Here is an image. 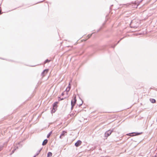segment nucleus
Returning a JSON list of instances; mask_svg holds the SVG:
<instances>
[{"label": "nucleus", "mask_w": 157, "mask_h": 157, "mask_svg": "<svg viewBox=\"0 0 157 157\" xmlns=\"http://www.w3.org/2000/svg\"><path fill=\"white\" fill-rule=\"evenodd\" d=\"M51 61V60H49L48 59H46L44 62V64H45L46 63H48Z\"/></svg>", "instance_id": "4468645a"}, {"label": "nucleus", "mask_w": 157, "mask_h": 157, "mask_svg": "<svg viewBox=\"0 0 157 157\" xmlns=\"http://www.w3.org/2000/svg\"><path fill=\"white\" fill-rule=\"evenodd\" d=\"M40 151H40V150H38V151H38V152H39V153H40Z\"/></svg>", "instance_id": "473e14b6"}, {"label": "nucleus", "mask_w": 157, "mask_h": 157, "mask_svg": "<svg viewBox=\"0 0 157 157\" xmlns=\"http://www.w3.org/2000/svg\"><path fill=\"white\" fill-rule=\"evenodd\" d=\"M82 141L80 140H78L75 144V145L76 147L79 146L82 143Z\"/></svg>", "instance_id": "423d86ee"}, {"label": "nucleus", "mask_w": 157, "mask_h": 157, "mask_svg": "<svg viewBox=\"0 0 157 157\" xmlns=\"http://www.w3.org/2000/svg\"><path fill=\"white\" fill-rule=\"evenodd\" d=\"M40 153H39V152H38L37 151L36 153V154L35 155L36 156L37 155H38Z\"/></svg>", "instance_id": "a878e982"}, {"label": "nucleus", "mask_w": 157, "mask_h": 157, "mask_svg": "<svg viewBox=\"0 0 157 157\" xmlns=\"http://www.w3.org/2000/svg\"><path fill=\"white\" fill-rule=\"evenodd\" d=\"M59 102L58 101H56L54 102L53 104H52V106L53 107H57V104Z\"/></svg>", "instance_id": "ddd939ff"}, {"label": "nucleus", "mask_w": 157, "mask_h": 157, "mask_svg": "<svg viewBox=\"0 0 157 157\" xmlns=\"http://www.w3.org/2000/svg\"><path fill=\"white\" fill-rule=\"evenodd\" d=\"M74 115V114H73V113H71V116H72V115Z\"/></svg>", "instance_id": "2f4dec72"}, {"label": "nucleus", "mask_w": 157, "mask_h": 157, "mask_svg": "<svg viewBox=\"0 0 157 157\" xmlns=\"http://www.w3.org/2000/svg\"><path fill=\"white\" fill-rule=\"evenodd\" d=\"M66 98V97H65L64 98H61L60 97H58V100L59 101H61V100H63L64 99H65Z\"/></svg>", "instance_id": "f3484780"}, {"label": "nucleus", "mask_w": 157, "mask_h": 157, "mask_svg": "<svg viewBox=\"0 0 157 157\" xmlns=\"http://www.w3.org/2000/svg\"><path fill=\"white\" fill-rule=\"evenodd\" d=\"M52 153L51 152H49L47 153V157H50L52 156Z\"/></svg>", "instance_id": "2eb2a0df"}, {"label": "nucleus", "mask_w": 157, "mask_h": 157, "mask_svg": "<svg viewBox=\"0 0 157 157\" xmlns=\"http://www.w3.org/2000/svg\"><path fill=\"white\" fill-rule=\"evenodd\" d=\"M48 69H44L41 73V75L43 77L45 75L48 73Z\"/></svg>", "instance_id": "39448f33"}, {"label": "nucleus", "mask_w": 157, "mask_h": 157, "mask_svg": "<svg viewBox=\"0 0 157 157\" xmlns=\"http://www.w3.org/2000/svg\"><path fill=\"white\" fill-rule=\"evenodd\" d=\"M67 133V132L65 131H63L62 132V133L61 134L59 138L60 139H62L63 137L65 136V134Z\"/></svg>", "instance_id": "0eeeda50"}, {"label": "nucleus", "mask_w": 157, "mask_h": 157, "mask_svg": "<svg viewBox=\"0 0 157 157\" xmlns=\"http://www.w3.org/2000/svg\"><path fill=\"white\" fill-rule=\"evenodd\" d=\"M106 21H105V22H104V23H103L102 25V27L103 26H104L105 25V24Z\"/></svg>", "instance_id": "393cba45"}, {"label": "nucleus", "mask_w": 157, "mask_h": 157, "mask_svg": "<svg viewBox=\"0 0 157 157\" xmlns=\"http://www.w3.org/2000/svg\"><path fill=\"white\" fill-rule=\"evenodd\" d=\"M143 132H133L132 133H129L126 134V135L130 136H138L141 134L143 133Z\"/></svg>", "instance_id": "7ed1b4c3"}, {"label": "nucleus", "mask_w": 157, "mask_h": 157, "mask_svg": "<svg viewBox=\"0 0 157 157\" xmlns=\"http://www.w3.org/2000/svg\"><path fill=\"white\" fill-rule=\"evenodd\" d=\"M113 6V5H111L110 6V7H109V9H110V10H112V8H111V7Z\"/></svg>", "instance_id": "bb28decb"}, {"label": "nucleus", "mask_w": 157, "mask_h": 157, "mask_svg": "<svg viewBox=\"0 0 157 157\" xmlns=\"http://www.w3.org/2000/svg\"><path fill=\"white\" fill-rule=\"evenodd\" d=\"M117 45V44H114V45H109L110 46V47L112 48H114Z\"/></svg>", "instance_id": "6ab92c4d"}, {"label": "nucleus", "mask_w": 157, "mask_h": 157, "mask_svg": "<svg viewBox=\"0 0 157 157\" xmlns=\"http://www.w3.org/2000/svg\"><path fill=\"white\" fill-rule=\"evenodd\" d=\"M76 97L75 96L72 100L71 102V110H72L73 109V108L74 106L75 105V104L76 102Z\"/></svg>", "instance_id": "20e7f679"}, {"label": "nucleus", "mask_w": 157, "mask_h": 157, "mask_svg": "<svg viewBox=\"0 0 157 157\" xmlns=\"http://www.w3.org/2000/svg\"><path fill=\"white\" fill-rule=\"evenodd\" d=\"M36 156L35 155L33 157H36Z\"/></svg>", "instance_id": "e433bc0d"}, {"label": "nucleus", "mask_w": 157, "mask_h": 157, "mask_svg": "<svg viewBox=\"0 0 157 157\" xmlns=\"http://www.w3.org/2000/svg\"><path fill=\"white\" fill-rule=\"evenodd\" d=\"M64 92L62 93V94H61V95L62 96H63V95H64Z\"/></svg>", "instance_id": "cd10ccee"}, {"label": "nucleus", "mask_w": 157, "mask_h": 157, "mask_svg": "<svg viewBox=\"0 0 157 157\" xmlns=\"http://www.w3.org/2000/svg\"><path fill=\"white\" fill-rule=\"evenodd\" d=\"M143 0H137V3H139V4L142 2Z\"/></svg>", "instance_id": "b1692460"}, {"label": "nucleus", "mask_w": 157, "mask_h": 157, "mask_svg": "<svg viewBox=\"0 0 157 157\" xmlns=\"http://www.w3.org/2000/svg\"><path fill=\"white\" fill-rule=\"evenodd\" d=\"M3 147V145H1L0 146V151L2 149Z\"/></svg>", "instance_id": "5701e85b"}, {"label": "nucleus", "mask_w": 157, "mask_h": 157, "mask_svg": "<svg viewBox=\"0 0 157 157\" xmlns=\"http://www.w3.org/2000/svg\"><path fill=\"white\" fill-rule=\"evenodd\" d=\"M124 37H122V38H121L120 39V40H122V39H123Z\"/></svg>", "instance_id": "7c9ffc66"}, {"label": "nucleus", "mask_w": 157, "mask_h": 157, "mask_svg": "<svg viewBox=\"0 0 157 157\" xmlns=\"http://www.w3.org/2000/svg\"><path fill=\"white\" fill-rule=\"evenodd\" d=\"M44 1V0H43L42 1H40V2H43Z\"/></svg>", "instance_id": "f704fd0d"}, {"label": "nucleus", "mask_w": 157, "mask_h": 157, "mask_svg": "<svg viewBox=\"0 0 157 157\" xmlns=\"http://www.w3.org/2000/svg\"><path fill=\"white\" fill-rule=\"evenodd\" d=\"M134 3L132 2V3H131L129 4V5H131V4H134Z\"/></svg>", "instance_id": "72a5a7b5"}, {"label": "nucleus", "mask_w": 157, "mask_h": 157, "mask_svg": "<svg viewBox=\"0 0 157 157\" xmlns=\"http://www.w3.org/2000/svg\"><path fill=\"white\" fill-rule=\"evenodd\" d=\"M107 16H108V15H107L106 16V17H107Z\"/></svg>", "instance_id": "ea45409f"}, {"label": "nucleus", "mask_w": 157, "mask_h": 157, "mask_svg": "<svg viewBox=\"0 0 157 157\" xmlns=\"http://www.w3.org/2000/svg\"><path fill=\"white\" fill-rule=\"evenodd\" d=\"M42 148H41L40 149V151H41L42 150Z\"/></svg>", "instance_id": "c9c22d12"}, {"label": "nucleus", "mask_w": 157, "mask_h": 157, "mask_svg": "<svg viewBox=\"0 0 157 157\" xmlns=\"http://www.w3.org/2000/svg\"><path fill=\"white\" fill-rule=\"evenodd\" d=\"M103 28V27L102 26H101L100 27L99 29L97 31V33L98 32L100 31Z\"/></svg>", "instance_id": "412c9836"}, {"label": "nucleus", "mask_w": 157, "mask_h": 157, "mask_svg": "<svg viewBox=\"0 0 157 157\" xmlns=\"http://www.w3.org/2000/svg\"><path fill=\"white\" fill-rule=\"evenodd\" d=\"M149 100L152 103H154L156 102V100L154 98H150Z\"/></svg>", "instance_id": "f8f14e48"}, {"label": "nucleus", "mask_w": 157, "mask_h": 157, "mask_svg": "<svg viewBox=\"0 0 157 157\" xmlns=\"http://www.w3.org/2000/svg\"><path fill=\"white\" fill-rule=\"evenodd\" d=\"M17 148H18V147L17 146L16 147H14L12 150L11 152L10 153V155L13 154L15 152V151Z\"/></svg>", "instance_id": "9b49d317"}, {"label": "nucleus", "mask_w": 157, "mask_h": 157, "mask_svg": "<svg viewBox=\"0 0 157 157\" xmlns=\"http://www.w3.org/2000/svg\"><path fill=\"white\" fill-rule=\"evenodd\" d=\"M140 23V21L132 20L130 24V27L132 28H137L139 26Z\"/></svg>", "instance_id": "f257e3e1"}, {"label": "nucleus", "mask_w": 157, "mask_h": 157, "mask_svg": "<svg viewBox=\"0 0 157 157\" xmlns=\"http://www.w3.org/2000/svg\"><path fill=\"white\" fill-rule=\"evenodd\" d=\"M48 142V140L47 139H45L43 142L42 143V145L43 146H44Z\"/></svg>", "instance_id": "9d476101"}, {"label": "nucleus", "mask_w": 157, "mask_h": 157, "mask_svg": "<svg viewBox=\"0 0 157 157\" xmlns=\"http://www.w3.org/2000/svg\"><path fill=\"white\" fill-rule=\"evenodd\" d=\"M134 6L133 7H135V6H136V7H137L138 6V5H137L136 4H134Z\"/></svg>", "instance_id": "c85d7f7f"}, {"label": "nucleus", "mask_w": 157, "mask_h": 157, "mask_svg": "<svg viewBox=\"0 0 157 157\" xmlns=\"http://www.w3.org/2000/svg\"><path fill=\"white\" fill-rule=\"evenodd\" d=\"M94 33H95L93 32V33H92L91 34H88L87 36L88 37V38L89 39V38H90L92 36V35Z\"/></svg>", "instance_id": "aec40b11"}, {"label": "nucleus", "mask_w": 157, "mask_h": 157, "mask_svg": "<svg viewBox=\"0 0 157 157\" xmlns=\"http://www.w3.org/2000/svg\"><path fill=\"white\" fill-rule=\"evenodd\" d=\"M0 59H3V58H0Z\"/></svg>", "instance_id": "4c0bfd02"}, {"label": "nucleus", "mask_w": 157, "mask_h": 157, "mask_svg": "<svg viewBox=\"0 0 157 157\" xmlns=\"http://www.w3.org/2000/svg\"><path fill=\"white\" fill-rule=\"evenodd\" d=\"M107 45H105L102 46L101 48L100 49V50H105L106 48L107 47Z\"/></svg>", "instance_id": "dca6fc26"}, {"label": "nucleus", "mask_w": 157, "mask_h": 157, "mask_svg": "<svg viewBox=\"0 0 157 157\" xmlns=\"http://www.w3.org/2000/svg\"><path fill=\"white\" fill-rule=\"evenodd\" d=\"M79 99L81 100L82 101V103L81 104H80L79 105V107H80L81 106L83 103V101H82V100L79 97Z\"/></svg>", "instance_id": "4be33fe9"}, {"label": "nucleus", "mask_w": 157, "mask_h": 157, "mask_svg": "<svg viewBox=\"0 0 157 157\" xmlns=\"http://www.w3.org/2000/svg\"><path fill=\"white\" fill-rule=\"evenodd\" d=\"M52 131H51V132H50L47 135V138H49L50 136V135H51V134H52Z\"/></svg>", "instance_id": "a211bd4d"}, {"label": "nucleus", "mask_w": 157, "mask_h": 157, "mask_svg": "<svg viewBox=\"0 0 157 157\" xmlns=\"http://www.w3.org/2000/svg\"><path fill=\"white\" fill-rule=\"evenodd\" d=\"M71 86L70 85V83H69V84L68 85V86L66 88V89L65 90V91H66L67 93L70 91V90L71 89Z\"/></svg>", "instance_id": "1a4fd4ad"}, {"label": "nucleus", "mask_w": 157, "mask_h": 157, "mask_svg": "<svg viewBox=\"0 0 157 157\" xmlns=\"http://www.w3.org/2000/svg\"><path fill=\"white\" fill-rule=\"evenodd\" d=\"M57 109V107L52 106V108H51V113L52 114L55 113V112L56 111Z\"/></svg>", "instance_id": "6e6552de"}, {"label": "nucleus", "mask_w": 157, "mask_h": 157, "mask_svg": "<svg viewBox=\"0 0 157 157\" xmlns=\"http://www.w3.org/2000/svg\"><path fill=\"white\" fill-rule=\"evenodd\" d=\"M115 128H113L110 129L107 131H106L105 133V136L106 137H108L109 136L112 132H114V130Z\"/></svg>", "instance_id": "f03ea898"}, {"label": "nucleus", "mask_w": 157, "mask_h": 157, "mask_svg": "<svg viewBox=\"0 0 157 157\" xmlns=\"http://www.w3.org/2000/svg\"><path fill=\"white\" fill-rule=\"evenodd\" d=\"M121 41V40H120L119 41H118L117 43V44L120 42Z\"/></svg>", "instance_id": "c756f323"}, {"label": "nucleus", "mask_w": 157, "mask_h": 157, "mask_svg": "<svg viewBox=\"0 0 157 157\" xmlns=\"http://www.w3.org/2000/svg\"><path fill=\"white\" fill-rule=\"evenodd\" d=\"M35 66H31V67H34Z\"/></svg>", "instance_id": "58836bf2"}]
</instances>
